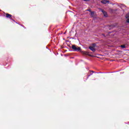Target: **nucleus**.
Here are the masks:
<instances>
[{"label": "nucleus", "instance_id": "nucleus-6", "mask_svg": "<svg viewBox=\"0 0 129 129\" xmlns=\"http://www.w3.org/2000/svg\"><path fill=\"white\" fill-rule=\"evenodd\" d=\"M102 13L103 14L104 17H107V13L106 12L104 11V10H102Z\"/></svg>", "mask_w": 129, "mask_h": 129}, {"label": "nucleus", "instance_id": "nucleus-10", "mask_svg": "<svg viewBox=\"0 0 129 129\" xmlns=\"http://www.w3.org/2000/svg\"><path fill=\"white\" fill-rule=\"evenodd\" d=\"M126 22H127V23H129V19H128L126 20Z\"/></svg>", "mask_w": 129, "mask_h": 129}, {"label": "nucleus", "instance_id": "nucleus-15", "mask_svg": "<svg viewBox=\"0 0 129 129\" xmlns=\"http://www.w3.org/2000/svg\"><path fill=\"white\" fill-rule=\"evenodd\" d=\"M13 21H14V22H15V20H13Z\"/></svg>", "mask_w": 129, "mask_h": 129}, {"label": "nucleus", "instance_id": "nucleus-9", "mask_svg": "<svg viewBox=\"0 0 129 129\" xmlns=\"http://www.w3.org/2000/svg\"><path fill=\"white\" fill-rule=\"evenodd\" d=\"M94 15V12H91V17H93Z\"/></svg>", "mask_w": 129, "mask_h": 129}, {"label": "nucleus", "instance_id": "nucleus-7", "mask_svg": "<svg viewBox=\"0 0 129 129\" xmlns=\"http://www.w3.org/2000/svg\"><path fill=\"white\" fill-rule=\"evenodd\" d=\"M125 18L126 19H129V13L126 15Z\"/></svg>", "mask_w": 129, "mask_h": 129}, {"label": "nucleus", "instance_id": "nucleus-11", "mask_svg": "<svg viewBox=\"0 0 129 129\" xmlns=\"http://www.w3.org/2000/svg\"><path fill=\"white\" fill-rule=\"evenodd\" d=\"M84 2H89V0H83Z\"/></svg>", "mask_w": 129, "mask_h": 129}, {"label": "nucleus", "instance_id": "nucleus-5", "mask_svg": "<svg viewBox=\"0 0 129 129\" xmlns=\"http://www.w3.org/2000/svg\"><path fill=\"white\" fill-rule=\"evenodd\" d=\"M89 49H90L91 51H92L93 52H95V48H94V47L93 46H89Z\"/></svg>", "mask_w": 129, "mask_h": 129}, {"label": "nucleus", "instance_id": "nucleus-13", "mask_svg": "<svg viewBox=\"0 0 129 129\" xmlns=\"http://www.w3.org/2000/svg\"><path fill=\"white\" fill-rule=\"evenodd\" d=\"M90 75H92V74H91L90 75H89L88 77H89V76H90Z\"/></svg>", "mask_w": 129, "mask_h": 129}, {"label": "nucleus", "instance_id": "nucleus-3", "mask_svg": "<svg viewBox=\"0 0 129 129\" xmlns=\"http://www.w3.org/2000/svg\"><path fill=\"white\" fill-rule=\"evenodd\" d=\"M102 4H104V5H106V4H109V1L103 0L101 2Z\"/></svg>", "mask_w": 129, "mask_h": 129}, {"label": "nucleus", "instance_id": "nucleus-2", "mask_svg": "<svg viewBox=\"0 0 129 129\" xmlns=\"http://www.w3.org/2000/svg\"><path fill=\"white\" fill-rule=\"evenodd\" d=\"M81 53L83 54V55H85L86 56H90L89 53L87 51H81Z\"/></svg>", "mask_w": 129, "mask_h": 129}, {"label": "nucleus", "instance_id": "nucleus-14", "mask_svg": "<svg viewBox=\"0 0 129 129\" xmlns=\"http://www.w3.org/2000/svg\"><path fill=\"white\" fill-rule=\"evenodd\" d=\"M91 72H92V73H94V72L93 71H91Z\"/></svg>", "mask_w": 129, "mask_h": 129}, {"label": "nucleus", "instance_id": "nucleus-8", "mask_svg": "<svg viewBox=\"0 0 129 129\" xmlns=\"http://www.w3.org/2000/svg\"><path fill=\"white\" fill-rule=\"evenodd\" d=\"M121 48H122V49H125V45H121Z\"/></svg>", "mask_w": 129, "mask_h": 129}, {"label": "nucleus", "instance_id": "nucleus-12", "mask_svg": "<svg viewBox=\"0 0 129 129\" xmlns=\"http://www.w3.org/2000/svg\"><path fill=\"white\" fill-rule=\"evenodd\" d=\"M88 11L89 12H90V13L92 12H91V10H90V9L88 10Z\"/></svg>", "mask_w": 129, "mask_h": 129}, {"label": "nucleus", "instance_id": "nucleus-1", "mask_svg": "<svg viewBox=\"0 0 129 129\" xmlns=\"http://www.w3.org/2000/svg\"><path fill=\"white\" fill-rule=\"evenodd\" d=\"M72 49L75 51V52H79L81 51V47L79 46H77L75 45H72Z\"/></svg>", "mask_w": 129, "mask_h": 129}, {"label": "nucleus", "instance_id": "nucleus-4", "mask_svg": "<svg viewBox=\"0 0 129 129\" xmlns=\"http://www.w3.org/2000/svg\"><path fill=\"white\" fill-rule=\"evenodd\" d=\"M6 15V18H8V19H10L11 20H12V15L7 13Z\"/></svg>", "mask_w": 129, "mask_h": 129}]
</instances>
